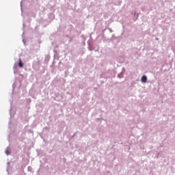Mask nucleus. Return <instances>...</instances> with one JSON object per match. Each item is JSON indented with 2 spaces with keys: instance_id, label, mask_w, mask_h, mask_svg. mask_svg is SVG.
Returning <instances> with one entry per match:
<instances>
[{
  "instance_id": "1",
  "label": "nucleus",
  "mask_w": 175,
  "mask_h": 175,
  "mask_svg": "<svg viewBox=\"0 0 175 175\" xmlns=\"http://www.w3.org/2000/svg\"><path fill=\"white\" fill-rule=\"evenodd\" d=\"M141 81L142 83H147V77L146 75L142 76Z\"/></svg>"
},
{
  "instance_id": "2",
  "label": "nucleus",
  "mask_w": 175,
  "mask_h": 175,
  "mask_svg": "<svg viewBox=\"0 0 175 175\" xmlns=\"http://www.w3.org/2000/svg\"><path fill=\"white\" fill-rule=\"evenodd\" d=\"M18 66L20 68H23L24 66V64H23V62L21 61V59H19Z\"/></svg>"
},
{
  "instance_id": "3",
  "label": "nucleus",
  "mask_w": 175,
  "mask_h": 175,
  "mask_svg": "<svg viewBox=\"0 0 175 175\" xmlns=\"http://www.w3.org/2000/svg\"><path fill=\"white\" fill-rule=\"evenodd\" d=\"M5 152H6L7 155H9V153L8 152V151H6Z\"/></svg>"
}]
</instances>
